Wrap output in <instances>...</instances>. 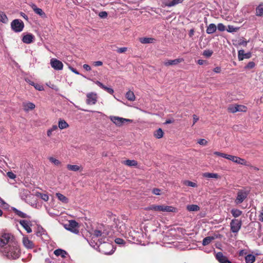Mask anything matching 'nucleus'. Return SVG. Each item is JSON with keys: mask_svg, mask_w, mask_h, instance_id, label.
Masks as SVG:
<instances>
[{"mask_svg": "<svg viewBox=\"0 0 263 263\" xmlns=\"http://www.w3.org/2000/svg\"><path fill=\"white\" fill-rule=\"evenodd\" d=\"M37 90H42L44 89V88H43V86L41 85H40L39 84H35V85H34L33 86Z\"/></svg>", "mask_w": 263, "mask_h": 263, "instance_id": "56", "label": "nucleus"}, {"mask_svg": "<svg viewBox=\"0 0 263 263\" xmlns=\"http://www.w3.org/2000/svg\"><path fill=\"white\" fill-rule=\"evenodd\" d=\"M216 259L220 263H232L228 258L224 256L221 252H218L216 255Z\"/></svg>", "mask_w": 263, "mask_h": 263, "instance_id": "16", "label": "nucleus"}, {"mask_svg": "<svg viewBox=\"0 0 263 263\" xmlns=\"http://www.w3.org/2000/svg\"><path fill=\"white\" fill-rule=\"evenodd\" d=\"M16 242L15 241L13 236L9 233H4L0 237V247L1 250L6 246H10L12 245H15Z\"/></svg>", "mask_w": 263, "mask_h": 263, "instance_id": "4", "label": "nucleus"}, {"mask_svg": "<svg viewBox=\"0 0 263 263\" xmlns=\"http://www.w3.org/2000/svg\"><path fill=\"white\" fill-rule=\"evenodd\" d=\"M217 29L218 30H219L220 31H223L226 29V27L223 24L219 23L217 25Z\"/></svg>", "mask_w": 263, "mask_h": 263, "instance_id": "51", "label": "nucleus"}, {"mask_svg": "<svg viewBox=\"0 0 263 263\" xmlns=\"http://www.w3.org/2000/svg\"><path fill=\"white\" fill-rule=\"evenodd\" d=\"M54 254L57 256H61L62 258L66 257V256L68 255L67 253L65 251L61 249H58L54 251Z\"/></svg>", "mask_w": 263, "mask_h": 263, "instance_id": "24", "label": "nucleus"}, {"mask_svg": "<svg viewBox=\"0 0 263 263\" xmlns=\"http://www.w3.org/2000/svg\"><path fill=\"white\" fill-rule=\"evenodd\" d=\"M97 100H86V103L89 105H93L96 104Z\"/></svg>", "mask_w": 263, "mask_h": 263, "instance_id": "59", "label": "nucleus"}, {"mask_svg": "<svg viewBox=\"0 0 263 263\" xmlns=\"http://www.w3.org/2000/svg\"><path fill=\"white\" fill-rule=\"evenodd\" d=\"M182 182L183 184L189 186H191L193 187H196L197 186V185L195 182H193L189 180H184Z\"/></svg>", "mask_w": 263, "mask_h": 263, "instance_id": "40", "label": "nucleus"}, {"mask_svg": "<svg viewBox=\"0 0 263 263\" xmlns=\"http://www.w3.org/2000/svg\"><path fill=\"white\" fill-rule=\"evenodd\" d=\"M144 211H153L155 212H176V209L172 206H168L164 204L156 205L152 204L144 208Z\"/></svg>", "mask_w": 263, "mask_h": 263, "instance_id": "3", "label": "nucleus"}, {"mask_svg": "<svg viewBox=\"0 0 263 263\" xmlns=\"http://www.w3.org/2000/svg\"><path fill=\"white\" fill-rule=\"evenodd\" d=\"M116 243L119 245H123L124 243V240L123 239L117 238L115 240Z\"/></svg>", "mask_w": 263, "mask_h": 263, "instance_id": "53", "label": "nucleus"}, {"mask_svg": "<svg viewBox=\"0 0 263 263\" xmlns=\"http://www.w3.org/2000/svg\"><path fill=\"white\" fill-rule=\"evenodd\" d=\"M111 121L115 124L117 126H122L125 122H132V120L130 119H127L119 117L111 116L110 117Z\"/></svg>", "mask_w": 263, "mask_h": 263, "instance_id": "10", "label": "nucleus"}, {"mask_svg": "<svg viewBox=\"0 0 263 263\" xmlns=\"http://www.w3.org/2000/svg\"><path fill=\"white\" fill-rule=\"evenodd\" d=\"M20 223L26 230L27 233H30L32 232V229L30 228V222L25 220H20Z\"/></svg>", "mask_w": 263, "mask_h": 263, "instance_id": "19", "label": "nucleus"}, {"mask_svg": "<svg viewBox=\"0 0 263 263\" xmlns=\"http://www.w3.org/2000/svg\"><path fill=\"white\" fill-rule=\"evenodd\" d=\"M95 83L99 86L101 88L104 89L106 90L107 92H108L110 94H112L114 93V90L110 87H108L107 86H105L103 83L100 82V81H97L95 82Z\"/></svg>", "mask_w": 263, "mask_h": 263, "instance_id": "21", "label": "nucleus"}, {"mask_svg": "<svg viewBox=\"0 0 263 263\" xmlns=\"http://www.w3.org/2000/svg\"><path fill=\"white\" fill-rule=\"evenodd\" d=\"M186 209L189 211H198L200 210L199 206L196 204L188 205Z\"/></svg>", "mask_w": 263, "mask_h": 263, "instance_id": "32", "label": "nucleus"}, {"mask_svg": "<svg viewBox=\"0 0 263 263\" xmlns=\"http://www.w3.org/2000/svg\"><path fill=\"white\" fill-rule=\"evenodd\" d=\"M252 56L250 52L245 53L244 50H239L238 52V59L239 61H242L244 59H250Z\"/></svg>", "mask_w": 263, "mask_h": 263, "instance_id": "15", "label": "nucleus"}, {"mask_svg": "<svg viewBox=\"0 0 263 263\" xmlns=\"http://www.w3.org/2000/svg\"><path fill=\"white\" fill-rule=\"evenodd\" d=\"M124 163L129 166H133L137 165V162L134 160H127L124 161Z\"/></svg>", "mask_w": 263, "mask_h": 263, "instance_id": "38", "label": "nucleus"}, {"mask_svg": "<svg viewBox=\"0 0 263 263\" xmlns=\"http://www.w3.org/2000/svg\"><path fill=\"white\" fill-rule=\"evenodd\" d=\"M237 108L238 109V111H246L247 110V107L242 105L237 104Z\"/></svg>", "mask_w": 263, "mask_h": 263, "instance_id": "50", "label": "nucleus"}, {"mask_svg": "<svg viewBox=\"0 0 263 263\" xmlns=\"http://www.w3.org/2000/svg\"><path fill=\"white\" fill-rule=\"evenodd\" d=\"M255 66V64L254 62H249L248 64L245 67L246 69H251L253 68Z\"/></svg>", "mask_w": 263, "mask_h": 263, "instance_id": "44", "label": "nucleus"}, {"mask_svg": "<svg viewBox=\"0 0 263 263\" xmlns=\"http://www.w3.org/2000/svg\"><path fill=\"white\" fill-rule=\"evenodd\" d=\"M242 222L238 219H234L230 223L231 230L233 233H237L241 228Z\"/></svg>", "mask_w": 263, "mask_h": 263, "instance_id": "9", "label": "nucleus"}, {"mask_svg": "<svg viewBox=\"0 0 263 263\" xmlns=\"http://www.w3.org/2000/svg\"><path fill=\"white\" fill-rule=\"evenodd\" d=\"M50 65L52 68L56 70H62L63 68L62 62L55 58L50 60Z\"/></svg>", "mask_w": 263, "mask_h": 263, "instance_id": "11", "label": "nucleus"}, {"mask_svg": "<svg viewBox=\"0 0 263 263\" xmlns=\"http://www.w3.org/2000/svg\"><path fill=\"white\" fill-rule=\"evenodd\" d=\"M217 29V27L214 24H210L207 27L206 32L208 34H212L214 33Z\"/></svg>", "mask_w": 263, "mask_h": 263, "instance_id": "26", "label": "nucleus"}, {"mask_svg": "<svg viewBox=\"0 0 263 263\" xmlns=\"http://www.w3.org/2000/svg\"><path fill=\"white\" fill-rule=\"evenodd\" d=\"M155 40V39L152 37H142L140 39V42L142 44L153 43Z\"/></svg>", "mask_w": 263, "mask_h": 263, "instance_id": "29", "label": "nucleus"}, {"mask_svg": "<svg viewBox=\"0 0 263 263\" xmlns=\"http://www.w3.org/2000/svg\"><path fill=\"white\" fill-rule=\"evenodd\" d=\"M242 211L238 209H233L231 210V214H232L233 216L235 218L240 216L242 214Z\"/></svg>", "mask_w": 263, "mask_h": 263, "instance_id": "33", "label": "nucleus"}, {"mask_svg": "<svg viewBox=\"0 0 263 263\" xmlns=\"http://www.w3.org/2000/svg\"><path fill=\"white\" fill-rule=\"evenodd\" d=\"M87 97L88 99H96L97 98L96 94L93 93H88L87 95Z\"/></svg>", "mask_w": 263, "mask_h": 263, "instance_id": "57", "label": "nucleus"}, {"mask_svg": "<svg viewBox=\"0 0 263 263\" xmlns=\"http://www.w3.org/2000/svg\"><path fill=\"white\" fill-rule=\"evenodd\" d=\"M0 21L4 23H5L7 22L8 18L5 14L2 13L0 14Z\"/></svg>", "mask_w": 263, "mask_h": 263, "instance_id": "48", "label": "nucleus"}, {"mask_svg": "<svg viewBox=\"0 0 263 263\" xmlns=\"http://www.w3.org/2000/svg\"><path fill=\"white\" fill-rule=\"evenodd\" d=\"M58 130V126L57 125H53L50 128H48L47 130V136L48 137H51L55 134V132Z\"/></svg>", "mask_w": 263, "mask_h": 263, "instance_id": "23", "label": "nucleus"}, {"mask_svg": "<svg viewBox=\"0 0 263 263\" xmlns=\"http://www.w3.org/2000/svg\"><path fill=\"white\" fill-rule=\"evenodd\" d=\"M250 193V190L244 188L239 190L237 193V196L235 200V202L237 204H240L247 198Z\"/></svg>", "mask_w": 263, "mask_h": 263, "instance_id": "5", "label": "nucleus"}, {"mask_svg": "<svg viewBox=\"0 0 263 263\" xmlns=\"http://www.w3.org/2000/svg\"><path fill=\"white\" fill-rule=\"evenodd\" d=\"M64 228L74 234L79 233V224L74 220H69L67 223L64 224Z\"/></svg>", "mask_w": 263, "mask_h": 263, "instance_id": "6", "label": "nucleus"}, {"mask_svg": "<svg viewBox=\"0 0 263 263\" xmlns=\"http://www.w3.org/2000/svg\"><path fill=\"white\" fill-rule=\"evenodd\" d=\"M183 0H171L167 1L164 3L165 6L168 7H171L175 6L178 4H181Z\"/></svg>", "mask_w": 263, "mask_h": 263, "instance_id": "18", "label": "nucleus"}, {"mask_svg": "<svg viewBox=\"0 0 263 263\" xmlns=\"http://www.w3.org/2000/svg\"><path fill=\"white\" fill-rule=\"evenodd\" d=\"M107 233L100 230H95L91 234L90 245L95 249L99 248L100 245L104 243Z\"/></svg>", "mask_w": 263, "mask_h": 263, "instance_id": "1", "label": "nucleus"}, {"mask_svg": "<svg viewBox=\"0 0 263 263\" xmlns=\"http://www.w3.org/2000/svg\"><path fill=\"white\" fill-rule=\"evenodd\" d=\"M183 61V59H176L173 60H166L164 62V64L166 66H169L171 65H176L181 63Z\"/></svg>", "mask_w": 263, "mask_h": 263, "instance_id": "17", "label": "nucleus"}, {"mask_svg": "<svg viewBox=\"0 0 263 263\" xmlns=\"http://www.w3.org/2000/svg\"><path fill=\"white\" fill-rule=\"evenodd\" d=\"M127 50V48L126 47H121L117 49V52L119 53H122L126 52Z\"/></svg>", "mask_w": 263, "mask_h": 263, "instance_id": "55", "label": "nucleus"}, {"mask_svg": "<svg viewBox=\"0 0 263 263\" xmlns=\"http://www.w3.org/2000/svg\"><path fill=\"white\" fill-rule=\"evenodd\" d=\"M23 106L25 111H28L34 109L35 106L33 103L27 101L23 103Z\"/></svg>", "mask_w": 263, "mask_h": 263, "instance_id": "20", "label": "nucleus"}, {"mask_svg": "<svg viewBox=\"0 0 263 263\" xmlns=\"http://www.w3.org/2000/svg\"><path fill=\"white\" fill-rule=\"evenodd\" d=\"M228 110L230 112L235 113L238 111L237 104L230 105L228 107Z\"/></svg>", "mask_w": 263, "mask_h": 263, "instance_id": "37", "label": "nucleus"}, {"mask_svg": "<svg viewBox=\"0 0 263 263\" xmlns=\"http://www.w3.org/2000/svg\"><path fill=\"white\" fill-rule=\"evenodd\" d=\"M103 64V63L101 61H96V62H95L93 63V65L95 66H102Z\"/></svg>", "mask_w": 263, "mask_h": 263, "instance_id": "64", "label": "nucleus"}, {"mask_svg": "<svg viewBox=\"0 0 263 263\" xmlns=\"http://www.w3.org/2000/svg\"><path fill=\"white\" fill-rule=\"evenodd\" d=\"M238 30V28L234 27L233 26L229 25L228 27V29H227V31L229 32H236Z\"/></svg>", "mask_w": 263, "mask_h": 263, "instance_id": "49", "label": "nucleus"}, {"mask_svg": "<svg viewBox=\"0 0 263 263\" xmlns=\"http://www.w3.org/2000/svg\"><path fill=\"white\" fill-rule=\"evenodd\" d=\"M197 143L200 145L205 146L207 144L208 141L205 139H200L198 140Z\"/></svg>", "mask_w": 263, "mask_h": 263, "instance_id": "52", "label": "nucleus"}, {"mask_svg": "<svg viewBox=\"0 0 263 263\" xmlns=\"http://www.w3.org/2000/svg\"><path fill=\"white\" fill-rule=\"evenodd\" d=\"M34 36L31 34H27L23 37L22 41L26 44H30L33 42Z\"/></svg>", "mask_w": 263, "mask_h": 263, "instance_id": "22", "label": "nucleus"}, {"mask_svg": "<svg viewBox=\"0 0 263 263\" xmlns=\"http://www.w3.org/2000/svg\"><path fill=\"white\" fill-rule=\"evenodd\" d=\"M99 16L101 18H106L107 16V13L106 11H101L99 13Z\"/></svg>", "mask_w": 263, "mask_h": 263, "instance_id": "54", "label": "nucleus"}, {"mask_svg": "<svg viewBox=\"0 0 263 263\" xmlns=\"http://www.w3.org/2000/svg\"><path fill=\"white\" fill-rule=\"evenodd\" d=\"M37 195L45 201H47L49 200V197L47 194L38 193Z\"/></svg>", "mask_w": 263, "mask_h": 263, "instance_id": "43", "label": "nucleus"}, {"mask_svg": "<svg viewBox=\"0 0 263 263\" xmlns=\"http://www.w3.org/2000/svg\"><path fill=\"white\" fill-rule=\"evenodd\" d=\"M259 220L261 221H263V208L261 210L260 214L259 215Z\"/></svg>", "mask_w": 263, "mask_h": 263, "instance_id": "63", "label": "nucleus"}, {"mask_svg": "<svg viewBox=\"0 0 263 263\" xmlns=\"http://www.w3.org/2000/svg\"><path fill=\"white\" fill-rule=\"evenodd\" d=\"M104 244L100 248L103 253L105 255H111L115 252L113 246L109 243H103Z\"/></svg>", "mask_w": 263, "mask_h": 263, "instance_id": "8", "label": "nucleus"}, {"mask_svg": "<svg viewBox=\"0 0 263 263\" xmlns=\"http://www.w3.org/2000/svg\"><path fill=\"white\" fill-rule=\"evenodd\" d=\"M11 27L14 32H20L23 30L24 24L22 20L15 19L11 22Z\"/></svg>", "mask_w": 263, "mask_h": 263, "instance_id": "7", "label": "nucleus"}, {"mask_svg": "<svg viewBox=\"0 0 263 263\" xmlns=\"http://www.w3.org/2000/svg\"><path fill=\"white\" fill-rule=\"evenodd\" d=\"M193 125H194L197 122V121L199 120V118L196 115H194L193 116Z\"/></svg>", "mask_w": 263, "mask_h": 263, "instance_id": "60", "label": "nucleus"}, {"mask_svg": "<svg viewBox=\"0 0 263 263\" xmlns=\"http://www.w3.org/2000/svg\"><path fill=\"white\" fill-rule=\"evenodd\" d=\"M8 177L11 179H14L15 178V175H14L13 173L8 172L7 173Z\"/></svg>", "mask_w": 263, "mask_h": 263, "instance_id": "62", "label": "nucleus"}, {"mask_svg": "<svg viewBox=\"0 0 263 263\" xmlns=\"http://www.w3.org/2000/svg\"><path fill=\"white\" fill-rule=\"evenodd\" d=\"M23 194L24 195H21V197H22V198L24 200H26L28 196H29L30 197V196L29 194V192L28 190H24L23 191Z\"/></svg>", "mask_w": 263, "mask_h": 263, "instance_id": "47", "label": "nucleus"}, {"mask_svg": "<svg viewBox=\"0 0 263 263\" xmlns=\"http://www.w3.org/2000/svg\"><path fill=\"white\" fill-rule=\"evenodd\" d=\"M67 168L68 170L74 172H77L80 170V166L78 165L68 164L67 165Z\"/></svg>", "mask_w": 263, "mask_h": 263, "instance_id": "34", "label": "nucleus"}, {"mask_svg": "<svg viewBox=\"0 0 263 263\" xmlns=\"http://www.w3.org/2000/svg\"><path fill=\"white\" fill-rule=\"evenodd\" d=\"M213 54V51L210 50H205L203 52V55L207 58L210 57Z\"/></svg>", "mask_w": 263, "mask_h": 263, "instance_id": "46", "label": "nucleus"}, {"mask_svg": "<svg viewBox=\"0 0 263 263\" xmlns=\"http://www.w3.org/2000/svg\"><path fill=\"white\" fill-rule=\"evenodd\" d=\"M163 132L161 128H159L154 133V136L158 139L161 138L163 136Z\"/></svg>", "mask_w": 263, "mask_h": 263, "instance_id": "36", "label": "nucleus"}, {"mask_svg": "<svg viewBox=\"0 0 263 263\" xmlns=\"http://www.w3.org/2000/svg\"><path fill=\"white\" fill-rule=\"evenodd\" d=\"M214 154L215 155H217L218 156H220V157H221L222 158H226L227 159H228V158L229 157V155L226 154L224 153H222L218 152H215L214 153Z\"/></svg>", "mask_w": 263, "mask_h": 263, "instance_id": "42", "label": "nucleus"}, {"mask_svg": "<svg viewBox=\"0 0 263 263\" xmlns=\"http://www.w3.org/2000/svg\"><path fill=\"white\" fill-rule=\"evenodd\" d=\"M215 239V237L213 236H208L204 238L202 240V245L203 246H206L210 244L212 240Z\"/></svg>", "mask_w": 263, "mask_h": 263, "instance_id": "31", "label": "nucleus"}, {"mask_svg": "<svg viewBox=\"0 0 263 263\" xmlns=\"http://www.w3.org/2000/svg\"><path fill=\"white\" fill-rule=\"evenodd\" d=\"M13 210H14L15 213L18 216L22 217V218L27 217V215L25 213H23V212L19 211L16 209H14Z\"/></svg>", "mask_w": 263, "mask_h": 263, "instance_id": "41", "label": "nucleus"}, {"mask_svg": "<svg viewBox=\"0 0 263 263\" xmlns=\"http://www.w3.org/2000/svg\"><path fill=\"white\" fill-rule=\"evenodd\" d=\"M256 15L258 16L263 15V3L260 4L256 10Z\"/></svg>", "mask_w": 263, "mask_h": 263, "instance_id": "35", "label": "nucleus"}, {"mask_svg": "<svg viewBox=\"0 0 263 263\" xmlns=\"http://www.w3.org/2000/svg\"><path fill=\"white\" fill-rule=\"evenodd\" d=\"M228 160H230L233 161V162H235L237 164H240L245 165H247V162L245 159H242V158L237 157V156H234L229 155Z\"/></svg>", "mask_w": 263, "mask_h": 263, "instance_id": "13", "label": "nucleus"}, {"mask_svg": "<svg viewBox=\"0 0 263 263\" xmlns=\"http://www.w3.org/2000/svg\"><path fill=\"white\" fill-rule=\"evenodd\" d=\"M125 96L126 99H135V98L134 92L130 90L126 92Z\"/></svg>", "mask_w": 263, "mask_h": 263, "instance_id": "45", "label": "nucleus"}, {"mask_svg": "<svg viewBox=\"0 0 263 263\" xmlns=\"http://www.w3.org/2000/svg\"><path fill=\"white\" fill-rule=\"evenodd\" d=\"M246 263H253L255 260V256L252 254H248L245 257Z\"/></svg>", "mask_w": 263, "mask_h": 263, "instance_id": "30", "label": "nucleus"}, {"mask_svg": "<svg viewBox=\"0 0 263 263\" xmlns=\"http://www.w3.org/2000/svg\"><path fill=\"white\" fill-rule=\"evenodd\" d=\"M49 161L57 166H59L61 164V162L58 160L52 157H50L48 158Z\"/></svg>", "mask_w": 263, "mask_h": 263, "instance_id": "39", "label": "nucleus"}, {"mask_svg": "<svg viewBox=\"0 0 263 263\" xmlns=\"http://www.w3.org/2000/svg\"><path fill=\"white\" fill-rule=\"evenodd\" d=\"M56 196L57 197L58 199L63 203H67L68 202V199L63 194L59 193H56Z\"/></svg>", "mask_w": 263, "mask_h": 263, "instance_id": "28", "label": "nucleus"}, {"mask_svg": "<svg viewBox=\"0 0 263 263\" xmlns=\"http://www.w3.org/2000/svg\"><path fill=\"white\" fill-rule=\"evenodd\" d=\"M202 176L204 177H205L207 178L218 179L219 178V176L217 173H204L203 174Z\"/></svg>", "mask_w": 263, "mask_h": 263, "instance_id": "27", "label": "nucleus"}, {"mask_svg": "<svg viewBox=\"0 0 263 263\" xmlns=\"http://www.w3.org/2000/svg\"><path fill=\"white\" fill-rule=\"evenodd\" d=\"M69 127L68 124L63 119H60L58 122V126L60 129H64Z\"/></svg>", "mask_w": 263, "mask_h": 263, "instance_id": "25", "label": "nucleus"}, {"mask_svg": "<svg viewBox=\"0 0 263 263\" xmlns=\"http://www.w3.org/2000/svg\"><path fill=\"white\" fill-rule=\"evenodd\" d=\"M1 251L5 256L10 259H17L20 255V250L17 242H15V245L5 247L3 250H1Z\"/></svg>", "mask_w": 263, "mask_h": 263, "instance_id": "2", "label": "nucleus"}, {"mask_svg": "<svg viewBox=\"0 0 263 263\" xmlns=\"http://www.w3.org/2000/svg\"><path fill=\"white\" fill-rule=\"evenodd\" d=\"M22 242L24 246L27 249H32L35 247L34 243L33 241L30 240L28 237L26 236L23 237Z\"/></svg>", "mask_w": 263, "mask_h": 263, "instance_id": "12", "label": "nucleus"}, {"mask_svg": "<svg viewBox=\"0 0 263 263\" xmlns=\"http://www.w3.org/2000/svg\"><path fill=\"white\" fill-rule=\"evenodd\" d=\"M83 67V68L85 69L86 71H90L91 70L90 66L88 64H84Z\"/></svg>", "mask_w": 263, "mask_h": 263, "instance_id": "61", "label": "nucleus"}, {"mask_svg": "<svg viewBox=\"0 0 263 263\" xmlns=\"http://www.w3.org/2000/svg\"><path fill=\"white\" fill-rule=\"evenodd\" d=\"M152 192L155 195H160L161 190L158 189H154Z\"/></svg>", "mask_w": 263, "mask_h": 263, "instance_id": "58", "label": "nucleus"}, {"mask_svg": "<svg viewBox=\"0 0 263 263\" xmlns=\"http://www.w3.org/2000/svg\"><path fill=\"white\" fill-rule=\"evenodd\" d=\"M30 6L31 7L33 11L37 15L40 16L42 18H46V15L45 13L42 10V9L37 8L36 5L34 4L31 3L30 5Z\"/></svg>", "mask_w": 263, "mask_h": 263, "instance_id": "14", "label": "nucleus"}]
</instances>
